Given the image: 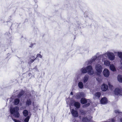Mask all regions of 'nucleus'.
Returning a JSON list of instances; mask_svg holds the SVG:
<instances>
[{"mask_svg": "<svg viewBox=\"0 0 122 122\" xmlns=\"http://www.w3.org/2000/svg\"><path fill=\"white\" fill-rule=\"evenodd\" d=\"M19 108L18 107H15L10 109V112L11 114H14V116L18 118L20 116L18 111Z\"/></svg>", "mask_w": 122, "mask_h": 122, "instance_id": "f257e3e1", "label": "nucleus"}, {"mask_svg": "<svg viewBox=\"0 0 122 122\" xmlns=\"http://www.w3.org/2000/svg\"><path fill=\"white\" fill-rule=\"evenodd\" d=\"M81 103L83 104H85L83 105L82 107L83 108H85L87 107L90 105V103H88L86 104L87 102V101L86 99L84 98H81L80 100Z\"/></svg>", "mask_w": 122, "mask_h": 122, "instance_id": "f03ea898", "label": "nucleus"}, {"mask_svg": "<svg viewBox=\"0 0 122 122\" xmlns=\"http://www.w3.org/2000/svg\"><path fill=\"white\" fill-rule=\"evenodd\" d=\"M86 68L87 73L89 74L92 75L93 74L94 72L92 66L90 65L88 66H87Z\"/></svg>", "mask_w": 122, "mask_h": 122, "instance_id": "7ed1b4c3", "label": "nucleus"}, {"mask_svg": "<svg viewBox=\"0 0 122 122\" xmlns=\"http://www.w3.org/2000/svg\"><path fill=\"white\" fill-rule=\"evenodd\" d=\"M96 69L98 73H100L102 71V66L99 64L95 66Z\"/></svg>", "mask_w": 122, "mask_h": 122, "instance_id": "20e7f679", "label": "nucleus"}, {"mask_svg": "<svg viewBox=\"0 0 122 122\" xmlns=\"http://www.w3.org/2000/svg\"><path fill=\"white\" fill-rule=\"evenodd\" d=\"M107 56L109 59L111 60H113L115 58V56L113 53L109 52L107 53Z\"/></svg>", "mask_w": 122, "mask_h": 122, "instance_id": "39448f33", "label": "nucleus"}, {"mask_svg": "<svg viewBox=\"0 0 122 122\" xmlns=\"http://www.w3.org/2000/svg\"><path fill=\"white\" fill-rule=\"evenodd\" d=\"M104 76L106 77H108L110 75L109 72L107 69H105L103 71Z\"/></svg>", "mask_w": 122, "mask_h": 122, "instance_id": "423d86ee", "label": "nucleus"}, {"mask_svg": "<svg viewBox=\"0 0 122 122\" xmlns=\"http://www.w3.org/2000/svg\"><path fill=\"white\" fill-rule=\"evenodd\" d=\"M122 92V90L118 88H116L114 90V93L115 95H121Z\"/></svg>", "mask_w": 122, "mask_h": 122, "instance_id": "0eeeda50", "label": "nucleus"}, {"mask_svg": "<svg viewBox=\"0 0 122 122\" xmlns=\"http://www.w3.org/2000/svg\"><path fill=\"white\" fill-rule=\"evenodd\" d=\"M71 113L72 115L74 117H77L78 115V112L77 111L73 109H72L71 111Z\"/></svg>", "mask_w": 122, "mask_h": 122, "instance_id": "6e6552de", "label": "nucleus"}, {"mask_svg": "<svg viewBox=\"0 0 122 122\" xmlns=\"http://www.w3.org/2000/svg\"><path fill=\"white\" fill-rule=\"evenodd\" d=\"M108 86L105 83L103 84L101 86V89L102 91H106L108 89Z\"/></svg>", "mask_w": 122, "mask_h": 122, "instance_id": "1a4fd4ad", "label": "nucleus"}, {"mask_svg": "<svg viewBox=\"0 0 122 122\" xmlns=\"http://www.w3.org/2000/svg\"><path fill=\"white\" fill-rule=\"evenodd\" d=\"M25 93V91L22 90L17 95V97L19 98H21L22 97H23Z\"/></svg>", "mask_w": 122, "mask_h": 122, "instance_id": "9d476101", "label": "nucleus"}, {"mask_svg": "<svg viewBox=\"0 0 122 122\" xmlns=\"http://www.w3.org/2000/svg\"><path fill=\"white\" fill-rule=\"evenodd\" d=\"M100 102L102 104H105L107 103V100L106 97L102 98Z\"/></svg>", "mask_w": 122, "mask_h": 122, "instance_id": "9b49d317", "label": "nucleus"}, {"mask_svg": "<svg viewBox=\"0 0 122 122\" xmlns=\"http://www.w3.org/2000/svg\"><path fill=\"white\" fill-rule=\"evenodd\" d=\"M84 96V94L83 93L80 92L79 94H77L76 95L77 99H79L81 97H83Z\"/></svg>", "mask_w": 122, "mask_h": 122, "instance_id": "f8f14e48", "label": "nucleus"}, {"mask_svg": "<svg viewBox=\"0 0 122 122\" xmlns=\"http://www.w3.org/2000/svg\"><path fill=\"white\" fill-rule=\"evenodd\" d=\"M32 104V101L30 99L27 100L25 102L26 106L27 107H28Z\"/></svg>", "mask_w": 122, "mask_h": 122, "instance_id": "ddd939ff", "label": "nucleus"}, {"mask_svg": "<svg viewBox=\"0 0 122 122\" xmlns=\"http://www.w3.org/2000/svg\"><path fill=\"white\" fill-rule=\"evenodd\" d=\"M74 105L75 107L77 108H79L81 106L80 104L78 102H75L74 103Z\"/></svg>", "mask_w": 122, "mask_h": 122, "instance_id": "4468645a", "label": "nucleus"}, {"mask_svg": "<svg viewBox=\"0 0 122 122\" xmlns=\"http://www.w3.org/2000/svg\"><path fill=\"white\" fill-rule=\"evenodd\" d=\"M118 81L120 82H122V76L121 75H118L117 77Z\"/></svg>", "mask_w": 122, "mask_h": 122, "instance_id": "2eb2a0df", "label": "nucleus"}, {"mask_svg": "<svg viewBox=\"0 0 122 122\" xmlns=\"http://www.w3.org/2000/svg\"><path fill=\"white\" fill-rule=\"evenodd\" d=\"M20 102L19 98H17L14 100V103L15 105H17L19 104Z\"/></svg>", "mask_w": 122, "mask_h": 122, "instance_id": "dca6fc26", "label": "nucleus"}, {"mask_svg": "<svg viewBox=\"0 0 122 122\" xmlns=\"http://www.w3.org/2000/svg\"><path fill=\"white\" fill-rule=\"evenodd\" d=\"M110 69L113 71H116V69L113 64L110 65Z\"/></svg>", "mask_w": 122, "mask_h": 122, "instance_id": "f3484780", "label": "nucleus"}, {"mask_svg": "<svg viewBox=\"0 0 122 122\" xmlns=\"http://www.w3.org/2000/svg\"><path fill=\"white\" fill-rule=\"evenodd\" d=\"M23 113L25 117L27 116L28 114V112L26 110H24Z\"/></svg>", "mask_w": 122, "mask_h": 122, "instance_id": "a211bd4d", "label": "nucleus"}, {"mask_svg": "<svg viewBox=\"0 0 122 122\" xmlns=\"http://www.w3.org/2000/svg\"><path fill=\"white\" fill-rule=\"evenodd\" d=\"M78 85L79 87L81 89H82L83 87V85L82 82H79Z\"/></svg>", "mask_w": 122, "mask_h": 122, "instance_id": "6ab92c4d", "label": "nucleus"}, {"mask_svg": "<svg viewBox=\"0 0 122 122\" xmlns=\"http://www.w3.org/2000/svg\"><path fill=\"white\" fill-rule=\"evenodd\" d=\"M81 72L83 74L86 73L87 72L86 67L85 68H82L81 69Z\"/></svg>", "mask_w": 122, "mask_h": 122, "instance_id": "aec40b11", "label": "nucleus"}, {"mask_svg": "<svg viewBox=\"0 0 122 122\" xmlns=\"http://www.w3.org/2000/svg\"><path fill=\"white\" fill-rule=\"evenodd\" d=\"M101 95V93L100 92H97L95 94V96L98 98L100 97Z\"/></svg>", "mask_w": 122, "mask_h": 122, "instance_id": "412c9836", "label": "nucleus"}, {"mask_svg": "<svg viewBox=\"0 0 122 122\" xmlns=\"http://www.w3.org/2000/svg\"><path fill=\"white\" fill-rule=\"evenodd\" d=\"M110 61H105L104 63L105 65L107 66H109L110 65Z\"/></svg>", "mask_w": 122, "mask_h": 122, "instance_id": "4be33fe9", "label": "nucleus"}, {"mask_svg": "<svg viewBox=\"0 0 122 122\" xmlns=\"http://www.w3.org/2000/svg\"><path fill=\"white\" fill-rule=\"evenodd\" d=\"M116 120L115 118L110 119L108 120L107 122H116Z\"/></svg>", "mask_w": 122, "mask_h": 122, "instance_id": "5701e85b", "label": "nucleus"}, {"mask_svg": "<svg viewBox=\"0 0 122 122\" xmlns=\"http://www.w3.org/2000/svg\"><path fill=\"white\" fill-rule=\"evenodd\" d=\"M89 77L88 76H85L84 78L83 81L84 82H87L88 80Z\"/></svg>", "mask_w": 122, "mask_h": 122, "instance_id": "b1692460", "label": "nucleus"}, {"mask_svg": "<svg viewBox=\"0 0 122 122\" xmlns=\"http://www.w3.org/2000/svg\"><path fill=\"white\" fill-rule=\"evenodd\" d=\"M30 119V117L29 116H27L24 119L25 122H28Z\"/></svg>", "mask_w": 122, "mask_h": 122, "instance_id": "393cba45", "label": "nucleus"}, {"mask_svg": "<svg viewBox=\"0 0 122 122\" xmlns=\"http://www.w3.org/2000/svg\"><path fill=\"white\" fill-rule=\"evenodd\" d=\"M12 119L15 122H21L20 121L12 118Z\"/></svg>", "mask_w": 122, "mask_h": 122, "instance_id": "a878e982", "label": "nucleus"}, {"mask_svg": "<svg viewBox=\"0 0 122 122\" xmlns=\"http://www.w3.org/2000/svg\"><path fill=\"white\" fill-rule=\"evenodd\" d=\"M115 112L116 113H120V112L119 110H115Z\"/></svg>", "mask_w": 122, "mask_h": 122, "instance_id": "bb28decb", "label": "nucleus"}, {"mask_svg": "<svg viewBox=\"0 0 122 122\" xmlns=\"http://www.w3.org/2000/svg\"><path fill=\"white\" fill-rule=\"evenodd\" d=\"M81 113L82 114H85V112L83 110H81L80 111Z\"/></svg>", "mask_w": 122, "mask_h": 122, "instance_id": "cd10ccee", "label": "nucleus"}, {"mask_svg": "<svg viewBox=\"0 0 122 122\" xmlns=\"http://www.w3.org/2000/svg\"><path fill=\"white\" fill-rule=\"evenodd\" d=\"M37 57H39L41 58L42 57V56L40 54H38L37 55Z\"/></svg>", "mask_w": 122, "mask_h": 122, "instance_id": "c85d7f7f", "label": "nucleus"}, {"mask_svg": "<svg viewBox=\"0 0 122 122\" xmlns=\"http://www.w3.org/2000/svg\"><path fill=\"white\" fill-rule=\"evenodd\" d=\"M36 58H35L34 59H31L30 61L31 63H32L36 59Z\"/></svg>", "mask_w": 122, "mask_h": 122, "instance_id": "c756f323", "label": "nucleus"}, {"mask_svg": "<svg viewBox=\"0 0 122 122\" xmlns=\"http://www.w3.org/2000/svg\"><path fill=\"white\" fill-rule=\"evenodd\" d=\"M31 75V73H29L28 76H29V77Z\"/></svg>", "mask_w": 122, "mask_h": 122, "instance_id": "7c9ffc66", "label": "nucleus"}, {"mask_svg": "<svg viewBox=\"0 0 122 122\" xmlns=\"http://www.w3.org/2000/svg\"><path fill=\"white\" fill-rule=\"evenodd\" d=\"M70 94L71 95H73V92H71V93Z\"/></svg>", "mask_w": 122, "mask_h": 122, "instance_id": "2f4dec72", "label": "nucleus"}, {"mask_svg": "<svg viewBox=\"0 0 122 122\" xmlns=\"http://www.w3.org/2000/svg\"><path fill=\"white\" fill-rule=\"evenodd\" d=\"M120 121L121 122H122V117L120 119Z\"/></svg>", "mask_w": 122, "mask_h": 122, "instance_id": "473e14b6", "label": "nucleus"}, {"mask_svg": "<svg viewBox=\"0 0 122 122\" xmlns=\"http://www.w3.org/2000/svg\"><path fill=\"white\" fill-rule=\"evenodd\" d=\"M33 46V44H31V46H30V47H32Z\"/></svg>", "mask_w": 122, "mask_h": 122, "instance_id": "72a5a7b5", "label": "nucleus"}, {"mask_svg": "<svg viewBox=\"0 0 122 122\" xmlns=\"http://www.w3.org/2000/svg\"><path fill=\"white\" fill-rule=\"evenodd\" d=\"M95 60V59L94 60Z\"/></svg>", "mask_w": 122, "mask_h": 122, "instance_id": "f704fd0d", "label": "nucleus"}, {"mask_svg": "<svg viewBox=\"0 0 122 122\" xmlns=\"http://www.w3.org/2000/svg\"><path fill=\"white\" fill-rule=\"evenodd\" d=\"M85 118H83V119Z\"/></svg>", "mask_w": 122, "mask_h": 122, "instance_id": "c9c22d12", "label": "nucleus"}]
</instances>
